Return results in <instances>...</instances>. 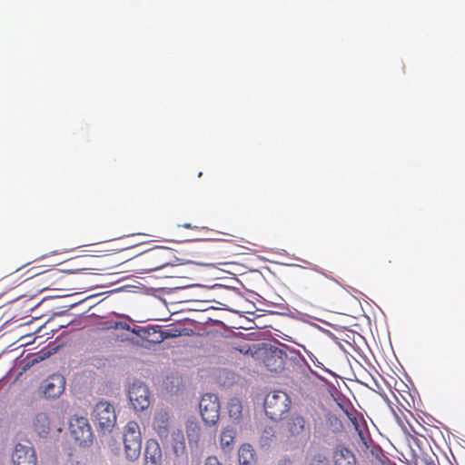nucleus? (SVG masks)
Masks as SVG:
<instances>
[{
    "instance_id": "f257e3e1",
    "label": "nucleus",
    "mask_w": 465,
    "mask_h": 465,
    "mask_svg": "<svg viewBox=\"0 0 465 465\" xmlns=\"http://www.w3.org/2000/svg\"><path fill=\"white\" fill-rule=\"evenodd\" d=\"M232 248L227 241H203L195 248L196 260L193 262L203 266L227 264L233 255Z\"/></svg>"
},
{
    "instance_id": "f03ea898",
    "label": "nucleus",
    "mask_w": 465,
    "mask_h": 465,
    "mask_svg": "<svg viewBox=\"0 0 465 465\" xmlns=\"http://www.w3.org/2000/svg\"><path fill=\"white\" fill-rule=\"evenodd\" d=\"M28 287L35 289V292L45 290H68L66 275L57 269H50L24 279Z\"/></svg>"
},
{
    "instance_id": "7ed1b4c3",
    "label": "nucleus",
    "mask_w": 465,
    "mask_h": 465,
    "mask_svg": "<svg viewBox=\"0 0 465 465\" xmlns=\"http://www.w3.org/2000/svg\"><path fill=\"white\" fill-rule=\"evenodd\" d=\"M291 408V399L282 391H274L268 393L264 399V411L272 420H281Z\"/></svg>"
},
{
    "instance_id": "20e7f679",
    "label": "nucleus",
    "mask_w": 465,
    "mask_h": 465,
    "mask_svg": "<svg viewBox=\"0 0 465 465\" xmlns=\"http://www.w3.org/2000/svg\"><path fill=\"white\" fill-rule=\"evenodd\" d=\"M91 418L97 430L104 433L110 432L116 424L114 407L106 401L96 403Z\"/></svg>"
},
{
    "instance_id": "39448f33",
    "label": "nucleus",
    "mask_w": 465,
    "mask_h": 465,
    "mask_svg": "<svg viewBox=\"0 0 465 465\" xmlns=\"http://www.w3.org/2000/svg\"><path fill=\"white\" fill-rule=\"evenodd\" d=\"M284 430L289 439L294 440H307L311 435V423L306 415L292 412L284 421Z\"/></svg>"
},
{
    "instance_id": "423d86ee",
    "label": "nucleus",
    "mask_w": 465,
    "mask_h": 465,
    "mask_svg": "<svg viewBox=\"0 0 465 465\" xmlns=\"http://www.w3.org/2000/svg\"><path fill=\"white\" fill-rule=\"evenodd\" d=\"M124 453L129 460H135L140 457L142 449V437L139 424L131 420L127 422L123 435Z\"/></svg>"
},
{
    "instance_id": "0eeeda50",
    "label": "nucleus",
    "mask_w": 465,
    "mask_h": 465,
    "mask_svg": "<svg viewBox=\"0 0 465 465\" xmlns=\"http://www.w3.org/2000/svg\"><path fill=\"white\" fill-rule=\"evenodd\" d=\"M220 401L217 395L206 393L202 396L199 402V411L205 424H216L220 419Z\"/></svg>"
},
{
    "instance_id": "6e6552de",
    "label": "nucleus",
    "mask_w": 465,
    "mask_h": 465,
    "mask_svg": "<svg viewBox=\"0 0 465 465\" xmlns=\"http://www.w3.org/2000/svg\"><path fill=\"white\" fill-rule=\"evenodd\" d=\"M132 332L150 343H160L165 339L178 337L182 334L181 331L177 329L163 331L158 326L153 325L134 326Z\"/></svg>"
},
{
    "instance_id": "1a4fd4ad",
    "label": "nucleus",
    "mask_w": 465,
    "mask_h": 465,
    "mask_svg": "<svg viewBox=\"0 0 465 465\" xmlns=\"http://www.w3.org/2000/svg\"><path fill=\"white\" fill-rule=\"evenodd\" d=\"M11 465H37V455L30 443L15 442L10 452Z\"/></svg>"
},
{
    "instance_id": "9d476101",
    "label": "nucleus",
    "mask_w": 465,
    "mask_h": 465,
    "mask_svg": "<svg viewBox=\"0 0 465 465\" xmlns=\"http://www.w3.org/2000/svg\"><path fill=\"white\" fill-rule=\"evenodd\" d=\"M288 355L283 350L270 346L263 350L262 361L269 371L279 372L285 369Z\"/></svg>"
},
{
    "instance_id": "9b49d317",
    "label": "nucleus",
    "mask_w": 465,
    "mask_h": 465,
    "mask_svg": "<svg viewBox=\"0 0 465 465\" xmlns=\"http://www.w3.org/2000/svg\"><path fill=\"white\" fill-rule=\"evenodd\" d=\"M69 430L71 437L78 442L79 445H87L92 442L93 432L86 418L75 417L71 419Z\"/></svg>"
},
{
    "instance_id": "f8f14e48",
    "label": "nucleus",
    "mask_w": 465,
    "mask_h": 465,
    "mask_svg": "<svg viewBox=\"0 0 465 465\" xmlns=\"http://www.w3.org/2000/svg\"><path fill=\"white\" fill-rule=\"evenodd\" d=\"M128 396L135 411H143L150 404L149 391L147 387L141 382L132 384L128 391Z\"/></svg>"
},
{
    "instance_id": "ddd939ff",
    "label": "nucleus",
    "mask_w": 465,
    "mask_h": 465,
    "mask_svg": "<svg viewBox=\"0 0 465 465\" xmlns=\"http://www.w3.org/2000/svg\"><path fill=\"white\" fill-rule=\"evenodd\" d=\"M65 379L59 373H54L47 377L41 385V390L45 398H57L64 391Z\"/></svg>"
},
{
    "instance_id": "4468645a",
    "label": "nucleus",
    "mask_w": 465,
    "mask_h": 465,
    "mask_svg": "<svg viewBox=\"0 0 465 465\" xmlns=\"http://www.w3.org/2000/svg\"><path fill=\"white\" fill-rule=\"evenodd\" d=\"M153 427L162 440H167L170 432L169 413L163 410L157 411L153 418Z\"/></svg>"
},
{
    "instance_id": "2eb2a0df",
    "label": "nucleus",
    "mask_w": 465,
    "mask_h": 465,
    "mask_svg": "<svg viewBox=\"0 0 465 465\" xmlns=\"http://www.w3.org/2000/svg\"><path fill=\"white\" fill-rule=\"evenodd\" d=\"M144 465H162V450L158 442L154 440L146 441Z\"/></svg>"
},
{
    "instance_id": "dca6fc26",
    "label": "nucleus",
    "mask_w": 465,
    "mask_h": 465,
    "mask_svg": "<svg viewBox=\"0 0 465 465\" xmlns=\"http://www.w3.org/2000/svg\"><path fill=\"white\" fill-rule=\"evenodd\" d=\"M334 465H356L353 452L343 446H337L332 455Z\"/></svg>"
},
{
    "instance_id": "f3484780",
    "label": "nucleus",
    "mask_w": 465,
    "mask_h": 465,
    "mask_svg": "<svg viewBox=\"0 0 465 465\" xmlns=\"http://www.w3.org/2000/svg\"><path fill=\"white\" fill-rule=\"evenodd\" d=\"M32 428L39 436H45L50 430V419L45 412H39L35 415L32 420Z\"/></svg>"
},
{
    "instance_id": "a211bd4d",
    "label": "nucleus",
    "mask_w": 465,
    "mask_h": 465,
    "mask_svg": "<svg viewBox=\"0 0 465 465\" xmlns=\"http://www.w3.org/2000/svg\"><path fill=\"white\" fill-rule=\"evenodd\" d=\"M24 282H25L24 280H21V276L18 272L3 277L0 279V297Z\"/></svg>"
},
{
    "instance_id": "6ab92c4d",
    "label": "nucleus",
    "mask_w": 465,
    "mask_h": 465,
    "mask_svg": "<svg viewBox=\"0 0 465 465\" xmlns=\"http://www.w3.org/2000/svg\"><path fill=\"white\" fill-rule=\"evenodd\" d=\"M24 282H25L24 280H21V276L18 272L3 277L0 279V297Z\"/></svg>"
},
{
    "instance_id": "aec40b11",
    "label": "nucleus",
    "mask_w": 465,
    "mask_h": 465,
    "mask_svg": "<svg viewBox=\"0 0 465 465\" xmlns=\"http://www.w3.org/2000/svg\"><path fill=\"white\" fill-rule=\"evenodd\" d=\"M239 465H256L254 450L250 444H242L238 451Z\"/></svg>"
},
{
    "instance_id": "412c9836",
    "label": "nucleus",
    "mask_w": 465,
    "mask_h": 465,
    "mask_svg": "<svg viewBox=\"0 0 465 465\" xmlns=\"http://www.w3.org/2000/svg\"><path fill=\"white\" fill-rule=\"evenodd\" d=\"M171 447L176 456L183 455L185 452V440L183 430H176L172 432Z\"/></svg>"
},
{
    "instance_id": "4be33fe9",
    "label": "nucleus",
    "mask_w": 465,
    "mask_h": 465,
    "mask_svg": "<svg viewBox=\"0 0 465 465\" xmlns=\"http://www.w3.org/2000/svg\"><path fill=\"white\" fill-rule=\"evenodd\" d=\"M185 430L190 443L197 444L200 441L202 429L196 420H188L185 423Z\"/></svg>"
},
{
    "instance_id": "5701e85b",
    "label": "nucleus",
    "mask_w": 465,
    "mask_h": 465,
    "mask_svg": "<svg viewBox=\"0 0 465 465\" xmlns=\"http://www.w3.org/2000/svg\"><path fill=\"white\" fill-rule=\"evenodd\" d=\"M236 436V430L231 427L224 428L220 434V445L224 450H230Z\"/></svg>"
},
{
    "instance_id": "b1692460",
    "label": "nucleus",
    "mask_w": 465,
    "mask_h": 465,
    "mask_svg": "<svg viewBox=\"0 0 465 465\" xmlns=\"http://www.w3.org/2000/svg\"><path fill=\"white\" fill-rule=\"evenodd\" d=\"M242 406L239 400L232 399L228 403L229 416L234 420H239L242 417Z\"/></svg>"
},
{
    "instance_id": "393cba45",
    "label": "nucleus",
    "mask_w": 465,
    "mask_h": 465,
    "mask_svg": "<svg viewBox=\"0 0 465 465\" xmlns=\"http://www.w3.org/2000/svg\"><path fill=\"white\" fill-rule=\"evenodd\" d=\"M307 465H330V461L324 453L316 452L307 459Z\"/></svg>"
},
{
    "instance_id": "a878e982",
    "label": "nucleus",
    "mask_w": 465,
    "mask_h": 465,
    "mask_svg": "<svg viewBox=\"0 0 465 465\" xmlns=\"http://www.w3.org/2000/svg\"><path fill=\"white\" fill-rule=\"evenodd\" d=\"M437 457L424 456L420 460V465H437Z\"/></svg>"
},
{
    "instance_id": "bb28decb",
    "label": "nucleus",
    "mask_w": 465,
    "mask_h": 465,
    "mask_svg": "<svg viewBox=\"0 0 465 465\" xmlns=\"http://www.w3.org/2000/svg\"><path fill=\"white\" fill-rule=\"evenodd\" d=\"M203 465H222V463L219 461L216 456H208Z\"/></svg>"
},
{
    "instance_id": "cd10ccee",
    "label": "nucleus",
    "mask_w": 465,
    "mask_h": 465,
    "mask_svg": "<svg viewBox=\"0 0 465 465\" xmlns=\"http://www.w3.org/2000/svg\"><path fill=\"white\" fill-rule=\"evenodd\" d=\"M313 283H314L315 287H316L319 291H321V292H323V291H324V288L326 287V284H325L326 282H325V281H324V279H323V278L315 279V280L313 281Z\"/></svg>"
},
{
    "instance_id": "c85d7f7f",
    "label": "nucleus",
    "mask_w": 465,
    "mask_h": 465,
    "mask_svg": "<svg viewBox=\"0 0 465 465\" xmlns=\"http://www.w3.org/2000/svg\"><path fill=\"white\" fill-rule=\"evenodd\" d=\"M351 420L354 423L356 430H359V434H360L361 438L362 439V440H365L364 433H363V430L361 431V430L360 429V425L358 423V419L353 418V419H351Z\"/></svg>"
},
{
    "instance_id": "c756f323",
    "label": "nucleus",
    "mask_w": 465,
    "mask_h": 465,
    "mask_svg": "<svg viewBox=\"0 0 465 465\" xmlns=\"http://www.w3.org/2000/svg\"><path fill=\"white\" fill-rule=\"evenodd\" d=\"M118 327H120L123 330L131 331H132V329H133L126 322H116L114 328H118Z\"/></svg>"
},
{
    "instance_id": "7c9ffc66",
    "label": "nucleus",
    "mask_w": 465,
    "mask_h": 465,
    "mask_svg": "<svg viewBox=\"0 0 465 465\" xmlns=\"http://www.w3.org/2000/svg\"><path fill=\"white\" fill-rule=\"evenodd\" d=\"M65 465H81V464H80V461L76 460L72 455H70Z\"/></svg>"
},
{
    "instance_id": "2f4dec72",
    "label": "nucleus",
    "mask_w": 465,
    "mask_h": 465,
    "mask_svg": "<svg viewBox=\"0 0 465 465\" xmlns=\"http://www.w3.org/2000/svg\"><path fill=\"white\" fill-rule=\"evenodd\" d=\"M166 264H167V262H161V263L155 264V265L152 268V270H159V269H162V268H163Z\"/></svg>"
},
{
    "instance_id": "473e14b6",
    "label": "nucleus",
    "mask_w": 465,
    "mask_h": 465,
    "mask_svg": "<svg viewBox=\"0 0 465 465\" xmlns=\"http://www.w3.org/2000/svg\"><path fill=\"white\" fill-rule=\"evenodd\" d=\"M45 357L43 356H37V357H35L32 361H31V363L34 364V363H36V362H39L40 361L44 360Z\"/></svg>"
},
{
    "instance_id": "72a5a7b5",
    "label": "nucleus",
    "mask_w": 465,
    "mask_h": 465,
    "mask_svg": "<svg viewBox=\"0 0 465 465\" xmlns=\"http://www.w3.org/2000/svg\"><path fill=\"white\" fill-rule=\"evenodd\" d=\"M278 465H291V462L289 460H282Z\"/></svg>"
}]
</instances>
